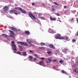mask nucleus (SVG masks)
Instances as JSON below:
<instances>
[{
  "label": "nucleus",
  "mask_w": 78,
  "mask_h": 78,
  "mask_svg": "<svg viewBox=\"0 0 78 78\" xmlns=\"http://www.w3.org/2000/svg\"><path fill=\"white\" fill-rule=\"evenodd\" d=\"M55 38L56 39H64V37H61V35L59 34H58L56 35Z\"/></svg>",
  "instance_id": "nucleus-1"
},
{
  "label": "nucleus",
  "mask_w": 78,
  "mask_h": 78,
  "mask_svg": "<svg viewBox=\"0 0 78 78\" xmlns=\"http://www.w3.org/2000/svg\"><path fill=\"white\" fill-rule=\"evenodd\" d=\"M29 16L33 20H36V17L34 15H33L32 13H31L28 14Z\"/></svg>",
  "instance_id": "nucleus-2"
},
{
  "label": "nucleus",
  "mask_w": 78,
  "mask_h": 78,
  "mask_svg": "<svg viewBox=\"0 0 78 78\" xmlns=\"http://www.w3.org/2000/svg\"><path fill=\"white\" fill-rule=\"evenodd\" d=\"M11 46L12 47V48L14 51H17V48H16V45L14 44H12Z\"/></svg>",
  "instance_id": "nucleus-3"
},
{
  "label": "nucleus",
  "mask_w": 78,
  "mask_h": 78,
  "mask_svg": "<svg viewBox=\"0 0 78 78\" xmlns=\"http://www.w3.org/2000/svg\"><path fill=\"white\" fill-rule=\"evenodd\" d=\"M3 10L5 12H8V8L7 6H5L3 8Z\"/></svg>",
  "instance_id": "nucleus-4"
},
{
  "label": "nucleus",
  "mask_w": 78,
  "mask_h": 78,
  "mask_svg": "<svg viewBox=\"0 0 78 78\" xmlns=\"http://www.w3.org/2000/svg\"><path fill=\"white\" fill-rule=\"evenodd\" d=\"M20 11H21L23 13H24V14H26V13H27V11H26L23 10V9L21 8H20Z\"/></svg>",
  "instance_id": "nucleus-5"
},
{
  "label": "nucleus",
  "mask_w": 78,
  "mask_h": 78,
  "mask_svg": "<svg viewBox=\"0 0 78 78\" xmlns=\"http://www.w3.org/2000/svg\"><path fill=\"white\" fill-rule=\"evenodd\" d=\"M39 63V65H40V66H44L45 64L43 61H40Z\"/></svg>",
  "instance_id": "nucleus-6"
},
{
  "label": "nucleus",
  "mask_w": 78,
  "mask_h": 78,
  "mask_svg": "<svg viewBox=\"0 0 78 78\" xmlns=\"http://www.w3.org/2000/svg\"><path fill=\"white\" fill-rule=\"evenodd\" d=\"M49 47L50 48H51L52 49H55V47L53 45L50 44L49 45Z\"/></svg>",
  "instance_id": "nucleus-7"
},
{
  "label": "nucleus",
  "mask_w": 78,
  "mask_h": 78,
  "mask_svg": "<svg viewBox=\"0 0 78 78\" xmlns=\"http://www.w3.org/2000/svg\"><path fill=\"white\" fill-rule=\"evenodd\" d=\"M18 47L19 49H20V51H23V48H22V46L19 45H18Z\"/></svg>",
  "instance_id": "nucleus-8"
},
{
  "label": "nucleus",
  "mask_w": 78,
  "mask_h": 78,
  "mask_svg": "<svg viewBox=\"0 0 78 78\" xmlns=\"http://www.w3.org/2000/svg\"><path fill=\"white\" fill-rule=\"evenodd\" d=\"M12 29V31L14 32H17V29H16V28L13 27Z\"/></svg>",
  "instance_id": "nucleus-9"
},
{
  "label": "nucleus",
  "mask_w": 78,
  "mask_h": 78,
  "mask_svg": "<svg viewBox=\"0 0 78 78\" xmlns=\"http://www.w3.org/2000/svg\"><path fill=\"white\" fill-rule=\"evenodd\" d=\"M27 43H28L29 44H31V40L30 39H27Z\"/></svg>",
  "instance_id": "nucleus-10"
},
{
  "label": "nucleus",
  "mask_w": 78,
  "mask_h": 78,
  "mask_svg": "<svg viewBox=\"0 0 78 78\" xmlns=\"http://www.w3.org/2000/svg\"><path fill=\"white\" fill-rule=\"evenodd\" d=\"M47 53L48 54L50 55V54H51V53H52V52L50 51V49H48Z\"/></svg>",
  "instance_id": "nucleus-11"
},
{
  "label": "nucleus",
  "mask_w": 78,
  "mask_h": 78,
  "mask_svg": "<svg viewBox=\"0 0 78 78\" xmlns=\"http://www.w3.org/2000/svg\"><path fill=\"white\" fill-rule=\"evenodd\" d=\"M16 12V10H11L9 11V13H10V14H12L13 12Z\"/></svg>",
  "instance_id": "nucleus-12"
},
{
  "label": "nucleus",
  "mask_w": 78,
  "mask_h": 78,
  "mask_svg": "<svg viewBox=\"0 0 78 78\" xmlns=\"http://www.w3.org/2000/svg\"><path fill=\"white\" fill-rule=\"evenodd\" d=\"M22 45H24V46H27L28 45V43H25V42H23V44H22Z\"/></svg>",
  "instance_id": "nucleus-13"
},
{
  "label": "nucleus",
  "mask_w": 78,
  "mask_h": 78,
  "mask_svg": "<svg viewBox=\"0 0 78 78\" xmlns=\"http://www.w3.org/2000/svg\"><path fill=\"white\" fill-rule=\"evenodd\" d=\"M25 33L26 34H27L28 35H29V34H30V33L29 31H25Z\"/></svg>",
  "instance_id": "nucleus-14"
},
{
  "label": "nucleus",
  "mask_w": 78,
  "mask_h": 78,
  "mask_svg": "<svg viewBox=\"0 0 78 78\" xmlns=\"http://www.w3.org/2000/svg\"><path fill=\"white\" fill-rule=\"evenodd\" d=\"M22 53H23V55L24 56H27V54L26 52H22Z\"/></svg>",
  "instance_id": "nucleus-15"
},
{
  "label": "nucleus",
  "mask_w": 78,
  "mask_h": 78,
  "mask_svg": "<svg viewBox=\"0 0 78 78\" xmlns=\"http://www.w3.org/2000/svg\"><path fill=\"white\" fill-rule=\"evenodd\" d=\"M17 44H20V45H22V44H23V42H21L20 41H17Z\"/></svg>",
  "instance_id": "nucleus-16"
},
{
  "label": "nucleus",
  "mask_w": 78,
  "mask_h": 78,
  "mask_svg": "<svg viewBox=\"0 0 78 78\" xmlns=\"http://www.w3.org/2000/svg\"><path fill=\"white\" fill-rule=\"evenodd\" d=\"M38 59H41L42 61H44V59H45V58L44 57H42V58H38Z\"/></svg>",
  "instance_id": "nucleus-17"
},
{
  "label": "nucleus",
  "mask_w": 78,
  "mask_h": 78,
  "mask_svg": "<svg viewBox=\"0 0 78 78\" xmlns=\"http://www.w3.org/2000/svg\"><path fill=\"white\" fill-rule=\"evenodd\" d=\"M17 54H18L19 55H21V56L22 55V54H21V53L20 51H18L17 52Z\"/></svg>",
  "instance_id": "nucleus-18"
},
{
  "label": "nucleus",
  "mask_w": 78,
  "mask_h": 78,
  "mask_svg": "<svg viewBox=\"0 0 78 78\" xmlns=\"http://www.w3.org/2000/svg\"><path fill=\"white\" fill-rule=\"evenodd\" d=\"M20 7H16L14 8V9L15 10L16 9H18V10H19L20 11Z\"/></svg>",
  "instance_id": "nucleus-19"
},
{
  "label": "nucleus",
  "mask_w": 78,
  "mask_h": 78,
  "mask_svg": "<svg viewBox=\"0 0 78 78\" xmlns=\"http://www.w3.org/2000/svg\"><path fill=\"white\" fill-rule=\"evenodd\" d=\"M50 19L51 20H54V21H55V20H56V19L55 18H54L53 19L52 18H51V17H50Z\"/></svg>",
  "instance_id": "nucleus-20"
},
{
  "label": "nucleus",
  "mask_w": 78,
  "mask_h": 78,
  "mask_svg": "<svg viewBox=\"0 0 78 78\" xmlns=\"http://www.w3.org/2000/svg\"><path fill=\"white\" fill-rule=\"evenodd\" d=\"M9 32H10V34H12V35H13V34L14 33L12 32V31L10 30H9Z\"/></svg>",
  "instance_id": "nucleus-21"
},
{
  "label": "nucleus",
  "mask_w": 78,
  "mask_h": 78,
  "mask_svg": "<svg viewBox=\"0 0 78 78\" xmlns=\"http://www.w3.org/2000/svg\"><path fill=\"white\" fill-rule=\"evenodd\" d=\"M63 50H64V51H65V52H67V51H68V49H67V48H65L63 49Z\"/></svg>",
  "instance_id": "nucleus-22"
},
{
  "label": "nucleus",
  "mask_w": 78,
  "mask_h": 78,
  "mask_svg": "<svg viewBox=\"0 0 78 78\" xmlns=\"http://www.w3.org/2000/svg\"><path fill=\"white\" fill-rule=\"evenodd\" d=\"M39 49H45V48L44 47H39L38 48Z\"/></svg>",
  "instance_id": "nucleus-23"
},
{
  "label": "nucleus",
  "mask_w": 78,
  "mask_h": 78,
  "mask_svg": "<svg viewBox=\"0 0 78 78\" xmlns=\"http://www.w3.org/2000/svg\"><path fill=\"white\" fill-rule=\"evenodd\" d=\"M48 60L49 61V62H51V61H52V59L51 58H48Z\"/></svg>",
  "instance_id": "nucleus-24"
},
{
  "label": "nucleus",
  "mask_w": 78,
  "mask_h": 78,
  "mask_svg": "<svg viewBox=\"0 0 78 78\" xmlns=\"http://www.w3.org/2000/svg\"><path fill=\"white\" fill-rule=\"evenodd\" d=\"M34 56H35L37 58H39V57H38V56H37V54H34Z\"/></svg>",
  "instance_id": "nucleus-25"
},
{
  "label": "nucleus",
  "mask_w": 78,
  "mask_h": 78,
  "mask_svg": "<svg viewBox=\"0 0 78 78\" xmlns=\"http://www.w3.org/2000/svg\"><path fill=\"white\" fill-rule=\"evenodd\" d=\"M74 71L75 72H76V73H78V69H76L74 70Z\"/></svg>",
  "instance_id": "nucleus-26"
},
{
  "label": "nucleus",
  "mask_w": 78,
  "mask_h": 78,
  "mask_svg": "<svg viewBox=\"0 0 78 78\" xmlns=\"http://www.w3.org/2000/svg\"><path fill=\"white\" fill-rule=\"evenodd\" d=\"M41 45L42 46H44V45H45V43H41Z\"/></svg>",
  "instance_id": "nucleus-27"
},
{
  "label": "nucleus",
  "mask_w": 78,
  "mask_h": 78,
  "mask_svg": "<svg viewBox=\"0 0 78 78\" xmlns=\"http://www.w3.org/2000/svg\"><path fill=\"white\" fill-rule=\"evenodd\" d=\"M65 38L66 40H69V38L67 36H66L65 37Z\"/></svg>",
  "instance_id": "nucleus-28"
},
{
  "label": "nucleus",
  "mask_w": 78,
  "mask_h": 78,
  "mask_svg": "<svg viewBox=\"0 0 78 78\" xmlns=\"http://www.w3.org/2000/svg\"><path fill=\"white\" fill-rule=\"evenodd\" d=\"M41 19H43V20H45V18L43 16L41 17Z\"/></svg>",
  "instance_id": "nucleus-29"
},
{
  "label": "nucleus",
  "mask_w": 78,
  "mask_h": 78,
  "mask_svg": "<svg viewBox=\"0 0 78 78\" xmlns=\"http://www.w3.org/2000/svg\"><path fill=\"white\" fill-rule=\"evenodd\" d=\"M54 4H55V5H57V6H59V5L56 2H54Z\"/></svg>",
  "instance_id": "nucleus-30"
},
{
  "label": "nucleus",
  "mask_w": 78,
  "mask_h": 78,
  "mask_svg": "<svg viewBox=\"0 0 78 78\" xmlns=\"http://www.w3.org/2000/svg\"><path fill=\"white\" fill-rule=\"evenodd\" d=\"M29 53H30L32 54H33V51H31V50H30L29 51Z\"/></svg>",
  "instance_id": "nucleus-31"
},
{
  "label": "nucleus",
  "mask_w": 78,
  "mask_h": 78,
  "mask_svg": "<svg viewBox=\"0 0 78 78\" xmlns=\"http://www.w3.org/2000/svg\"><path fill=\"white\" fill-rule=\"evenodd\" d=\"M29 58H30L31 59H32L33 58V57L31 55L29 57Z\"/></svg>",
  "instance_id": "nucleus-32"
},
{
  "label": "nucleus",
  "mask_w": 78,
  "mask_h": 78,
  "mask_svg": "<svg viewBox=\"0 0 78 78\" xmlns=\"http://www.w3.org/2000/svg\"><path fill=\"white\" fill-rule=\"evenodd\" d=\"M73 42H76V40L75 39H73L72 40Z\"/></svg>",
  "instance_id": "nucleus-33"
},
{
  "label": "nucleus",
  "mask_w": 78,
  "mask_h": 78,
  "mask_svg": "<svg viewBox=\"0 0 78 78\" xmlns=\"http://www.w3.org/2000/svg\"><path fill=\"white\" fill-rule=\"evenodd\" d=\"M51 32L52 33H55V31H54V30H51Z\"/></svg>",
  "instance_id": "nucleus-34"
},
{
  "label": "nucleus",
  "mask_w": 78,
  "mask_h": 78,
  "mask_svg": "<svg viewBox=\"0 0 78 78\" xmlns=\"http://www.w3.org/2000/svg\"><path fill=\"white\" fill-rule=\"evenodd\" d=\"M59 62H60V63H63V61L62 60H61L60 61H59Z\"/></svg>",
  "instance_id": "nucleus-35"
},
{
  "label": "nucleus",
  "mask_w": 78,
  "mask_h": 78,
  "mask_svg": "<svg viewBox=\"0 0 78 78\" xmlns=\"http://www.w3.org/2000/svg\"><path fill=\"white\" fill-rule=\"evenodd\" d=\"M62 73H66L64 70H62Z\"/></svg>",
  "instance_id": "nucleus-36"
},
{
  "label": "nucleus",
  "mask_w": 78,
  "mask_h": 78,
  "mask_svg": "<svg viewBox=\"0 0 78 78\" xmlns=\"http://www.w3.org/2000/svg\"><path fill=\"white\" fill-rule=\"evenodd\" d=\"M76 64H74L73 65V67H76Z\"/></svg>",
  "instance_id": "nucleus-37"
},
{
  "label": "nucleus",
  "mask_w": 78,
  "mask_h": 78,
  "mask_svg": "<svg viewBox=\"0 0 78 78\" xmlns=\"http://www.w3.org/2000/svg\"><path fill=\"white\" fill-rule=\"evenodd\" d=\"M3 36H4V37H7V35H6L5 34H3Z\"/></svg>",
  "instance_id": "nucleus-38"
},
{
  "label": "nucleus",
  "mask_w": 78,
  "mask_h": 78,
  "mask_svg": "<svg viewBox=\"0 0 78 78\" xmlns=\"http://www.w3.org/2000/svg\"><path fill=\"white\" fill-rule=\"evenodd\" d=\"M52 11H55V9L52 8Z\"/></svg>",
  "instance_id": "nucleus-39"
},
{
  "label": "nucleus",
  "mask_w": 78,
  "mask_h": 78,
  "mask_svg": "<svg viewBox=\"0 0 78 78\" xmlns=\"http://www.w3.org/2000/svg\"><path fill=\"white\" fill-rule=\"evenodd\" d=\"M66 8H67V6L66 5L64 6V9H66Z\"/></svg>",
  "instance_id": "nucleus-40"
},
{
  "label": "nucleus",
  "mask_w": 78,
  "mask_h": 78,
  "mask_svg": "<svg viewBox=\"0 0 78 78\" xmlns=\"http://www.w3.org/2000/svg\"><path fill=\"white\" fill-rule=\"evenodd\" d=\"M71 22H73V18L71 20Z\"/></svg>",
  "instance_id": "nucleus-41"
},
{
  "label": "nucleus",
  "mask_w": 78,
  "mask_h": 78,
  "mask_svg": "<svg viewBox=\"0 0 78 78\" xmlns=\"http://www.w3.org/2000/svg\"><path fill=\"white\" fill-rule=\"evenodd\" d=\"M12 28H13V27H9V29H12Z\"/></svg>",
  "instance_id": "nucleus-42"
},
{
  "label": "nucleus",
  "mask_w": 78,
  "mask_h": 78,
  "mask_svg": "<svg viewBox=\"0 0 78 78\" xmlns=\"http://www.w3.org/2000/svg\"><path fill=\"white\" fill-rule=\"evenodd\" d=\"M56 15L57 16H60V15H59L58 13H57Z\"/></svg>",
  "instance_id": "nucleus-43"
},
{
  "label": "nucleus",
  "mask_w": 78,
  "mask_h": 78,
  "mask_svg": "<svg viewBox=\"0 0 78 78\" xmlns=\"http://www.w3.org/2000/svg\"><path fill=\"white\" fill-rule=\"evenodd\" d=\"M11 43H12V44H14V43H15V42H14V41H11Z\"/></svg>",
  "instance_id": "nucleus-44"
},
{
  "label": "nucleus",
  "mask_w": 78,
  "mask_h": 78,
  "mask_svg": "<svg viewBox=\"0 0 78 78\" xmlns=\"http://www.w3.org/2000/svg\"><path fill=\"white\" fill-rule=\"evenodd\" d=\"M14 14H16V15H18V14H17V12H14Z\"/></svg>",
  "instance_id": "nucleus-45"
},
{
  "label": "nucleus",
  "mask_w": 78,
  "mask_h": 78,
  "mask_svg": "<svg viewBox=\"0 0 78 78\" xmlns=\"http://www.w3.org/2000/svg\"><path fill=\"white\" fill-rule=\"evenodd\" d=\"M34 61H36V58H34Z\"/></svg>",
  "instance_id": "nucleus-46"
},
{
  "label": "nucleus",
  "mask_w": 78,
  "mask_h": 78,
  "mask_svg": "<svg viewBox=\"0 0 78 78\" xmlns=\"http://www.w3.org/2000/svg\"><path fill=\"white\" fill-rule=\"evenodd\" d=\"M41 14L39 13V14H38V16H41Z\"/></svg>",
  "instance_id": "nucleus-47"
},
{
  "label": "nucleus",
  "mask_w": 78,
  "mask_h": 78,
  "mask_svg": "<svg viewBox=\"0 0 78 78\" xmlns=\"http://www.w3.org/2000/svg\"><path fill=\"white\" fill-rule=\"evenodd\" d=\"M53 61L55 62V61H57V60H55V59H54L53 60Z\"/></svg>",
  "instance_id": "nucleus-48"
},
{
  "label": "nucleus",
  "mask_w": 78,
  "mask_h": 78,
  "mask_svg": "<svg viewBox=\"0 0 78 78\" xmlns=\"http://www.w3.org/2000/svg\"><path fill=\"white\" fill-rule=\"evenodd\" d=\"M32 6H34V3H32Z\"/></svg>",
  "instance_id": "nucleus-49"
},
{
  "label": "nucleus",
  "mask_w": 78,
  "mask_h": 78,
  "mask_svg": "<svg viewBox=\"0 0 78 78\" xmlns=\"http://www.w3.org/2000/svg\"><path fill=\"white\" fill-rule=\"evenodd\" d=\"M9 36H11V37H13L14 36L13 35H10Z\"/></svg>",
  "instance_id": "nucleus-50"
},
{
  "label": "nucleus",
  "mask_w": 78,
  "mask_h": 78,
  "mask_svg": "<svg viewBox=\"0 0 78 78\" xmlns=\"http://www.w3.org/2000/svg\"><path fill=\"white\" fill-rule=\"evenodd\" d=\"M43 6H44V7L45 6V5H44V4H43Z\"/></svg>",
  "instance_id": "nucleus-51"
},
{
  "label": "nucleus",
  "mask_w": 78,
  "mask_h": 78,
  "mask_svg": "<svg viewBox=\"0 0 78 78\" xmlns=\"http://www.w3.org/2000/svg\"><path fill=\"white\" fill-rule=\"evenodd\" d=\"M76 20H77V22H78V18H77V19H76Z\"/></svg>",
  "instance_id": "nucleus-52"
},
{
  "label": "nucleus",
  "mask_w": 78,
  "mask_h": 78,
  "mask_svg": "<svg viewBox=\"0 0 78 78\" xmlns=\"http://www.w3.org/2000/svg\"><path fill=\"white\" fill-rule=\"evenodd\" d=\"M73 12H76V10H74V11H73Z\"/></svg>",
  "instance_id": "nucleus-53"
},
{
  "label": "nucleus",
  "mask_w": 78,
  "mask_h": 78,
  "mask_svg": "<svg viewBox=\"0 0 78 78\" xmlns=\"http://www.w3.org/2000/svg\"><path fill=\"white\" fill-rule=\"evenodd\" d=\"M12 38H13V39H15V37L13 36Z\"/></svg>",
  "instance_id": "nucleus-54"
},
{
  "label": "nucleus",
  "mask_w": 78,
  "mask_h": 78,
  "mask_svg": "<svg viewBox=\"0 0 78 78\" xmlns=\"http://www.w3.org/2000/svg\"><path fill=\"white\" fill-rule=\"evenodd\" d=\"M53 68L54 69H55L56 68H55V67H54V66H53Z\"/></svg>",
  "instance_id": "nucleus-55"
},
{
  "label": "nucleus",
  "mask_w": 78,
  "mask_h": 78,
  "mask_svg": "<svg viewBox=\"0 0 78 78\" xmlns=\"http://www.w3.org/2000/svg\"><path fill=\"white\" fill-rule=\"evenodd\" d=\"M59 22H61V20H59Z\"/></svg>",
  "instance_id": "nucleus-56"
},
{
  "label": "nucleus",
  "mask_w": 78,
  "mask_h": 78,
  "mask_svg": "<svg viewBox=\"0 0 78 78\" xmlns=\"http://www.w3.org/2000/svg\"><path fill=\"white\" fill-rule=\"evenodd\" d=\"M65 13H66V11L65 12Z\"/></svg>",
  "instance_id": "nucleus-57"
},
{
  "label": "nucleus",
  "mask_w": 78,
  "mask_h": 78,
  "mask_svg": "<svg viewBox=\"0 0 78 78\" xmlns=\"http://www.w3.org/2000/svg\"><path fill=\"white\" fill-rule=\"evenodd\" d=\"M19 14H20V12H19Z\"/></svg>",
  "instance_id": "nucleus-58"
},
{
  "label": "nucleus",
  "mask_w": 78,
  "mask_h": 78,
  "mask_svg": "<svg viewBox=\"0 0 78 78\" xmlns=\"http://www.w3.org/2000/svg\"><path fill=\"white\" fill-rule=\"evenodd\" d=\"M58 19H60V18H58Z\"/></svg>",
  "instance_id": "nucleus-59"
},
{
  "label": "nucleus",
  "mask_w": 78,
  "mask_h": 78,
  "mask_svg": "<svg viewBox=\"0 0 78 78\" xmlns=\"http://www.w3.org/2000/svg\"><path fill=\"white\" fill-rule=\"evenodd\" d=\"M76 64H78V62H77Z\"/></svg>",
  "instance_id": "nucleus-60"
},
{
  "label": "nucleus",
  "mask_w": 78,
  "mask_h": 78,
  "mask_svg": "<svg viewBox=\"0 0 78 78\" xmlns=\"http://www.w3.org/2000/svg\"><path fill=\"white\" fill-rule=\"evenodd\" d=\"M14 53H16V52H14Z\"/></svg>",
  "instance_id": "nucleus-61"
}]
</instances>
